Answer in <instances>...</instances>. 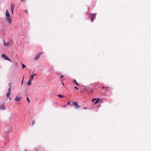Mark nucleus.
<instances>
[{
	"mask_svg": "<svg viewBox=\"0 0 151 151\" xmlns=\"http://www.w3.org/2000/svg\"><path fill=\"white\" fill-rule=\"evenodd\" d=\"M5 15L6 17V21H8L9 24L11 23V20L10 19V14L8 10H6V12Z\"/></svg>",
	"mask_w": 151,
	"mask_h": 151,
	"instance_id": "nucleus-1",
	"label": "nucleus"
},
{
	"mask_svg": "<svg viewBox=\"0 0 151 151\" xmlns=\"http://www.w3.org/2000/svg\"><path fill=\"white\" fill-rule=\"evenodd\" d=\"M1 57L4 58V60H7L10 62H11V60L9 58L5 55L3 54L1 55Z\"/></svg>",
	"mask_w": 151,
	"mask_h": 151,
	"instance_id": "nucleus-2",
	"label": "nucleus"
},
{
	"mask_svg": "<svg viewBox=\"0 0 151 151\" xmlns=\"http://www.w3.org/2000/svg\"><path fill=\"white\" fill-rule=\"evenodd\" d=\"M42 54V52H40L38 53L35 56L34 58V60H37L39 58L40 56Z\"/></svg>",
	"mask_w": 151,
	"mask_h": 151,
	"instance_id": "nucleus-3",
	"label": "nucleus"
},
{
	"mask_svg": "<svg viewBox=\"0 0 151 151\" xmlns=\"http://www.w3.org/2000/svg\"><path fill=\"white\" fill-rule=\"evenodd\" d=\"M96 15V13H95L94 14H90L89 15H90V17L91 18V22H92L93 21V18H94L95 17V16Z\"/></svg>",
	"mask_w": 151,
	"mask_h": 151,
	"instance_id": "nucleus-4",
	"label": "nucleus"
},
{
	"mask_svg": "<svg viewBox=\"0 0 151 151\" xmlns=\"http://www.w3.org/2000/svg\"><path fill=\"white\" fill-rule=\"evenodd\" d=\"M33 76H30V79L29 80V81H28V82L27 83V85L28 86H29L31 85V81L33 79Z\"/></svg>",
	"mask_w": 151,
	"mask_h": 151,
	"instance_id": "nucleus-5",
	"label": "nucleus"
},
{
	"mask_svg": "<svg viewBox=\"0 0 151 151\" xmlns=\"http://www.w3.org/2000/svg\"><path fill=\"white\" fill-rule=\"evenodd\" d=\"M0 109L2 111H4L6 109V107L3 104L0 106Z\"/></svg>",
	"mask_w": 151,
	"mask_h": 151,
	"instance_id": "nucleus-6",
	"label": "nucleus"
},
{
	"mask_svg": "<svg viewBox=\"0 0 151 151\" xmlns=\"http://www.w3.org/2000/svg\"><path fill=\"white\" fill-rule=\"evenodd\" d=\"M8 92L7 93L6 95V96L7 97V98H8L9 97V96L10 95L11 93H10V92H11V90H10V89H8Z\"/></svg>",
	"mask_w": 151,
	"mask_h": 151,
	"instance_id": "nucleus-7",
	"label": "nucleus"
},
{
	"mask_svg": "<svg viewBox=\"0 0 151 151\" xmlns=\"http://www.w3.org/2000/svg\"><path fill=\"white\" fill-rule=\"evenodd\" d=\"M15 7V5L12 4V3H11V9H14Z\"/></svg>",
	"mask_w": 151,
	"mask_h": 151,
	"instance_id": "nucleus-8",
	"label": "nucleus"
},
{
	"mask_svg": "<svg viewBox=\"0 0 151 151\" xmlns=\"http://www.w3.org/2000/svg\"><path fill=\"white\" fill-rule=\"evenodd\" d=\"M4 46H6L7 47L9 46V42H5L4 41Z\"/></svg>",
	"mask_w": 151,
	"mask_h": 151,
	"instance_id": "nucleus-9",
	"label": "nucleus"
},
{
	"mask_svg": "<svg viewBox=\"0 0 151 151\" xmlns=\"http://www.w3.org/2000/svg\"><path fill=\"white\" fill-rule=\"evenodd\" d=\"M15 100L17 101H19L20 100V98L18 97H17L15 99Z\"/></svg>",
	"mask_w": 151,
	"mask_h": 151,
	"instance_id": "nucleus-10",
	"label": "nucleus"
},
{
	"mask_svg": "<svg viewBox=\"0 0 151 151\" xmlns=\"http://www.w3.org/2000/svg\"><path fill=\"white\" fill-rule=\"evenodd\" d=\"M99 99H96V100L95 102V104H97L99 101Z\"/></svg>",
	"mask_w": 151,
	"mask_h": 151,
	"instance_id": "nucleus-11",
	"label": "nucleus"
},
{
	"mask_svg": "<svg viewBox=\"0 0 151 151\" xmlns=\"http://www.w3.org/2000/svg\"><path fill=\"white\" fill-rule=\"evenodd\" d=\"M80 106H78L77 104L76 105V109H77L78 108H80Z\"/></svg>",
	"mask_w": 151,
	"mask_h": 151,
	"instance_id": "nucleus-12",
	"label": "nucleus"
},
{
	"mask_svg": "<svg viewBox=\"0 0 151 151\" xmlns=\"http://www.w3.org/2000/svg\"><path fill=\"white\" fill-rule=\"evenodd\" d=\"M57 96L60 97V98H62L63 97V95H61V94H59L57 95Z\"/></svg>",
	"mask_w": 151,
	"mask_h": 151,
	"instance_id": "nucleus-13",
	"label": "nucleus"
},
{
	"mask_svg": "<svg viewBox=\"0 0 151 151\" xmlns=\"http://www.w3.org/2000/svg\"><path fill=\"white\" fill-rule=\"evenodd\" d=\"M22 68L23 69H24V68H25V66L22 63Z\"/></svg>",
	"mask_w": 151,
	"mask_h": 151,
	"instance_id": "nucleus-14",
	"label": "nucleus"
},
{
	"mask_svg": "<svg viewBox=\"0 0 151 151\" xmlns=\"http://www.w3.org/2000/svg\"><path fill=\"white\" fill-rule=\"evenodd\" d=\"M73 82L76 83V84L77 86H78V84L77 83V82L75 80H74Z\"/></svg>",
	"mask_w": 151,
	"mask_h": 151,
	"instance_id": "nucleus-15",
	"label": "nucleus"
},
{
	"mask_svg": "<svg viewBox=\"0 0 151 151\" xmlns=\"http://www.w3.org/2000/svg\"><path fill=\"white\" fill-rule=\"evenodd\" d=\"M9 89H10V90H11V83H9Z\"/></svg>",
	"mask_w": 151,
	"mask_h": 151,
	"instance_id": "nucleus-16",
	"label": "nucleus"
},
{
	"mask_svg": "<svg viewBox=\"0 0 151 151\" xmlns=\"http://www.w3.org/2000/svg\"><path fill=\"white\" fill-rule=\"evenodd\" d=\"M77 104V102H73V104H72V105H73V106H74V105H75V106H76V105Z\"/></svg>",
	"mask_w": 151,
	"mask_h": 151,
	"instance_id": "nucleus-17",
	"label": "nucleus"
},
{
	"mask_svg": "<svg viewBox=\"0 0 151 151\" xmlns=\"http://www.w3.org/2000/svg\"><path fill=\"white\" fill-rule=\"evenodd\" d=\"M97 99V98H95V99H93L92 100V101L93 102L95 100H96Z\"/></svg>",
	"mask_w": 151,
	"mask_h": 151,
	"instance_id": "nucleus-18",
	"label": "nucleus"
},
{
	"mask_svg": "<svg viewBox=\"0 0 151 151\" xmlns=\"http://www.w3.org/2000/svg\"><path fill=\"white\" fill-rule=\"evenodd\" d=\"M14 9H11L12 14H13L14 13Z\"/></svg>",
	"mask_w": 151,
	"mask_h": 151,
	"instance_id": "nucleus-19",
	"label": "nucleus"
},
{
	"mask_svg": "<svg viewBox=\"0 0 151 151\" xmlns=\"http://www.w3.org/2000/svg\"><path fill=\"white\" fill-rule=\"evenodd\" d=\"M24 76L23 77V79L22 81V85L23 84V79H24Z\"/></svg>",
	"mask_w": 151,
	"mask_h": 151,
	"instance_id": "nucleus-20",
	"label": "nucleus"
},
{
	"mask_svg": "<svg viewBox=\"0 0 151 151\" xmlns=\"http://www.w3.org/2000/svg\"><path fill=\"white\" fill-rule=\"evenodd\" d=\"M27 101L29 102V101H29V99H28V98H27Z\"/></svg>",
	"mask_w": 151,
	"mask_h": 151,
	"instance_id": "nucleus-21",
	"label": "nucleus"
},
{
	"mask_svg": "<svg viewBox=\"0 0 151 151\" xmlns=\"http://www.w3.org/2000/svg\"><path fill=\"white\" fill-rule=\"evenodd\" d=\"M35 121H32V124H33V125H34V124H35Z\"/></svg>",
	"mask_w": 151,
	"mask_h": 151,
	"instance_id": "nucleus-22",
	"label": "nucleus"
},
{
	"mask_svg": "<svg viewBox=\"0 0 151 151\" xmlns=\"http://www.w3.org/2000/svg\"><path fill=\"white\" fill-rule=\"evenodd\" d=\"M21 1L22 2H24L25 1V0H21Z\"/></svg>",
	"mask_w": 151,
	"mask_h": 151,
	"instance_id": "nucleus-23",
	"label": "nucleus"
},
{
	"mask_svg": "<svg viewBox=\"0 0 151 151\" xmlns=\"http://www.w3.org/2000/svg\"><path fill=\"white\" fill-rule=\"evenodd\" d=\"M74 88L75 89H76L77 90H78V88L76 87H75Z\"/></svg>",
	"mask_w": 151,
	"mask_h": 151,
	"instance_id": "nucleus-24",
	"label": "nucleus"
},
{
	"mask_svg": "<svg viewBox=\"0 0 151 151\" xmlns=\"http://www.w3.org/2000/svg\"><path fill=\"white\" fill-rule=\"evenodd\" d=\"M107 88V87H102V89H104V88Z\"/></svg>",
	"mask_w": 151,
	"mask_h": 151,
	"instance_id": "nucleus-25",
	"label": "nucleus"
},
{
	"mask_svg": "<svg viewBox=\"0 0 151 151\" xmlns=\"http://www.w3.org/2000/svg\"><path fill=\"white\" fill-rule=\"evenodd\" d=\"M25 12L26 13H27V10H25Z\"/></svg>",
	"mask_w": 151,
	"mask_h": 151,
	"instance_id": "nucleus-26",
	"label": "nucleus"
},
{
	"mask_svg": "<svg viewBox=\"0 0 151 151\" xmlns=\"http://www.w3.org/2000/svg\"><path fill=\"white\" fill-rule=\"evenodd\" d=\"M63 76H62V75L60 77L61 78H63Z\"/></svg>",
	"mask_w": 151,
	"mask_h": 151,
	"instance_id": "nucleus-27",
	"label": "nucleus"
},
{
	"mask_svg": "<svg viewBox=\"0 0 151 151\" xmlns=\"http://www.w3.org/2000/svg\"><path fill=\"white\" fill-rule=\"evenodd\" d=\"M83 109H87V108L86 107H84L83 108Z\"/></svg>",
	"mask_w": 151,
	"mask_h": 151,
	"instance_id": "nucleus-28",
	"label": "nucleus"
},
{
	"mask_svg": "<svg viewBox=\"0 0 151 151\" xmlns=\"http://www.w3.org/2000/svg\"><path fill=\"white\" fill-rule=\"evenodd\" d=\"M36 75V74H33V75H32V76H33V77H34V76L35 75Z\"/></svg>",
	"mask_w": 151,
	"mask_h": 151,
	"instance_id": "nucleus-29",
	"label": "nucleus"
},
{
	"mask_svg": "<svg viewBox=\"0 0 151 151\" xmlns=\"http://www.w3.org/2000/svg\"><path fill=\"white\" fill-rule=\"evenodd\" d=\"M62 84L63 85H64V83H63V82H62Z\"/></svg>",
	"mask_w": 151,
	"mask_h": 151,
	"instance_id": "nucleus-30",
	"label": "nucleus"
},
{
	"mask_svg": "<svg viewBox=\"0 0 151 151\" xmlns=\"http://www.w3.org/2000/svg\"><path fill=\"white\" fill-rule=\"evenodd\" d=\"M68 104H69V105H70V102H68Z\"/></svg>",
	"mask_w": 151,
	"mask_h": 151,
	"instance_id": "nucleus-31",
	"label": "nucleus"
},
{
	"mask_svg": "<svg viewBox=\"0 0 151 151\" xmlns=\"http://www.w3.org/2000/svg\"><path fill=\"white\" fill-rule=\"evenodd\" d=\"M11 99H11V98H9V100H10V101L11 100Z\"/></svg>",
	"mask_w": 151,
	"mask_h": 151,
	"instance_id": "nucleus-32",
	"label": "nucleus"
},
{
	"mask_svg": "<svg viewBox=\"0 0 151 151\" xmlns=\"http://www.w3.org/2000/svg\"><path fill=\"white\" fill-rule=\"evenodd\" d=\"M15 65H17V63H16L15 64Z\"/></svg>",
	"mask_w": 151,
	"mask_h": 151,
	"instance_id": "nucleus-33",
	"label": "nucleus"
},
{
	"mask_svg": "<svg viewBox=\"0 0 151 151\" xmlns=\"http://www.w3.org/2000/svg\"><path fill=\"white\" fill-rule=\"evenodd\" d=\"M25 151H27V150H25Z\"/></svg>",
	"mask_w": 151,
	"mask_h": 151,
	"instance_id": "nucleus-34",
	"label": "nucleus"
}]
</instances>
